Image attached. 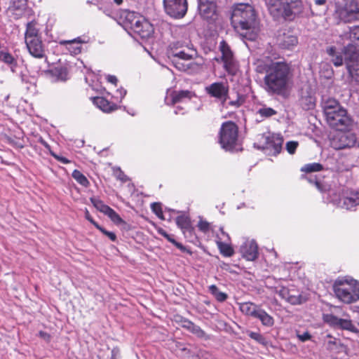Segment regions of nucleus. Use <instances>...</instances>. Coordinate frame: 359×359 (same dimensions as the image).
<instances>
[{"label":"nucleus","instance_id":"60","mask_svg":"<svg viewBox=\"0 0 359 359\" xmlns=\"http://www.w3.org/2000/svg\"><path fill=\"white\" fill-rule=\"evenodd\" d=\"M86 218L88 219L91 224H93L95 227L96 225H99L90 215L89 212L86 210Z\"/></svg>","mask_w":359,"mask_h":359},{"label":"nucleus","instance_id":"63","mask_svg":"<svg viewBox=\"0 0 359 359\" xmlns=\"http://www.w3.org/2000/svg\"><path fill=\"white\" fill-rule=\"evenodd\" d=\"M158 233H159L160 235H161L162 236H163V237H164V238H166L167 237H168V235H169V234H168V233H167V232H166L165 230H163V229H158Z\"/></svg>","mask_w":359,"mask_h":359},{"label":"nucleus","instance_id":"49","mask_svg":"<svg viewBox=\"0 0 359 359\" xmlns=\"http://www.w3.org/2000/svg\"><path fill=\"white\" fill-rule=\"evenodd\" d=\"M166 239L181 251L184 252L186 250V248L182 243L176 241L174 238H172L170 235H168V237H167Z\"/></svg>","mask_w":359,"mask_h":359},{"label":"nucleus","instance_id":"4","mask_svg":"<svg viewBox=\"0 0 359 359\" xmlns=\"http://www.w3.org/2000/svg\"><path fill=\"white\" fill-rule=\"evenodd\" d=\"M323 199L327 203L347 210H354L359 205V191L353 189H344L341 192L334 189L329 190Z\"/></svg>","mask_w":359,"mask_h":359},{"label":"nucleus","instance_id":"59","mask_svg":"<svg viewBox=\"0 0 359 359\" xmlns=\"http://www.w3.org/2000/svg\"><path fill=\"white\" fill-rule=\"evenodd\" d=\"M264 84H265V89L267 92H269V74L268 72H266V75L264 77Z\"/></svg>","mask_w":359,"mask_h":359},{"label":"nucleus","instance_id":"64","mask_svg":"<svg viewBox=\"0 0 359 359\" xmlns=\"http://www.w3.org/2000/svg\"><path fill=\"white\" fill-rule=\"evenodd\" d=\"M39 142L42 144L43 145L46 149H50V146L49 144L43 139V138H40L39 140Z\"/></svg>","mask_w":359,"mask_h":359},{"label":"nucleus","instance_id":"39","mask_svg":"<svg viewBox=\"0 0 359 359\" xmlns=\"http://www.w3.org/2000/svg\"><path fill=\"white\" fill-rule=\"evenodd\" d=\"M72 177L81 185L87 187L89 184V181L86 176L82 174L79 170H74L72 172Z\"/></svg>","mask_w":359,"mask_h":359},{"label":"nucleus","instance_id":"5","mask_svg":"<svg viewBox=\"0 0 359 359\" xmlns=\"http://www.w3.org/2000/svg\"><path fill=\"white\" fill-rule=\"evenodd\" d=\"M290 67L284 62L271 61V90L285 94L290 80Z\"/></svg>","mask_w":359,"mask_h":359},{"label":"nucleus","instance_id":"47","mask_svg":"<svg viewBox=\"0 0 359 359\" xmlns=\"http://www.w3.org/2000/svg\"><path fill=\"white\" fill-rule=\"evenodd\" d=\"M96 228L100 230L104 235L107 236L111 241H116V236L114 232L109 231L102 227L100 225H96Z\"/></svg>","mask_w":359,"mask_h":359},{"label":"nucleus","instance_id":"15","mask_svg":"<svg viewBox=\"0 0 359 359\" xmlns=\"http://www.w3.org/2000/svg\"><path fill=\"white\" fill-rule=\"evenodd\" d=\"M217 0H198V9L202 18L213 21L217 18Z\"/></svg>","mask_w":359,"mask_h":359},{"label":"nucleus","instance_id":"36","mask_svg":"<svg viewBox=\"0 0 359 359\" xmlns=\"http://www.w3.org/2000/svg\"><path fill=\"white\" fill-rule=\"evenodd\" d=\"M346 69L351 79L359 84V66L358 62L353 64L347 62Z\"/></svg>","mask_w":359,"mask_h":359},{"label":"nucleus","instance_id":"55","mask_svg":"<svg viewBox=\"0 0 359 359\" xmlns=\"http://www.w3.org/2000/svg\"><path fill=\"white\" fill-rule=\"evenodd\" d=\"M39 336L46 342H49L51 339V336L48 333L43 331H40L39 332Z\"/></svg>","mask_w":359,"mask_h":359},{"label":"nucleus","instance_id":"11","mask_svg":"<svg viewBox=\"0 0 359 359\" xmlns=\"http://www.w3.org/2000/svg\"><path fill=\"white\" fill-rule=\"evenodd\" d=\"M222 53V61L224 69L231 75H235L238 70V64L233 53L226 41H222L219 46Z\"/></svg>","mask_w":359,"mask_h":359},{"label":"nucleus","instance_id":"33","mask_svg":"<svg viewBox=\"0 0 359 359\" xmlns=\"http://www.w3.org/2000/svg\"><path fill=\"white\" fill-rule=\"evenodd\" d=\"M336 297L345 304H351L359 299V293H334Z\"/></svg>","mask_w":359,"mask_h":359},{"label":"nucleus","instance_id":"31","mask_svg":"<svg viewBox=\"0 0 359 359\" xmlns=\"http://www.w3.org/2000/svg\"><path fill=\"white\" fill-rule=\"evenodd\" d=\"M93 102L104 112H110L116 109L115 104L110 103L107 100L102 97H93Z\"/></svg>","mask_w":359,"mask_h":359},{"label":"nucleus","instance_id":"23","mask_svg":"<svg viewBox=\"0 0 359 359\" xmlns=\"http://www.w3.org/2000/svg\"><path fill=\"white\" fill-rule=\"evenodd\" d=\"M175 222L177 226L182 230L184 236H187V234H189L190 236H192L194 229L189 217L184 215H180L177 217Z\"/></svg>","mask_w":359,"mask_h":359},{"label":"nucleus","instance_id":"34","mask_svg":"<svg viewBox=\"0 0 359 359\" xmlns=\"http://www.w3.org/2000/svg\"><path fill=\"white\" fill-rule=\"evenodd\" d=\"M327 54L332 57V62L336 67H340L343 65L344 59L341 54L337 53V49L334 46L329 47L327 49Z\"/></svg>","mask_w":359,"mask_h":359},{"label":"nucleus","instance_id":"37","mask_svg":"<svg viewBox=\"0 0 359 359\" xmlns=\"http://www.w3.org/2000/svg\"><path fill=\"white\" fill-rule=\"evenodd\" d=\"M55 76L60 81H66L68 79L67 69L64 67H57L53 70Z\"/></svg>","mask_w":359,"mask_h":359},{"label":"nucleus","instance_id":"6","mask_svg":"<svg viewBox=\"0 0 359 359\" xmlns=\"http://www.w3.org/2000/svg\"><path fill=\"white\" fill-rule=\"evenodd\" d=\"M168 55L172 57V60L175 67L180 71H187L192 63L185 64L180 62L181 60L187 61L197 56V51L192 45H184V43L176 42L170 45Z\"/></svg>","mask_w":359,"mask_h":359},{"label":"nucleus","instance_id":"22","mask_svg":"<svg viewBox=\"0 0 359 359\" xmlns=\"http://www.w3.org/2000/svg\"><path fill=\"white\" fill-rule=\"evenodd\" d=\"M342 43L344 44L346 41L348 43H355L359 44V26L355 25L353 27H348L342 34L339 36Z\"/></svg>","mask_w":359,"mask_h":359},{"label":"nucleus","instance_id":"25","mask_svg":"<svg viewBox=\"0 0 359 359\" xmlns=\"http://www.w3.org/2000/svg\"><path fill=\"white\" fill-rule=\"evenodd\" d=\"M343 52L346 64L347 62L351 64L357 63L359 57V53L358 51L357 47L354 44L348 43L347 45L344 47Z\"/></svg>","mask_w":359,"mask_h":359},{"label":"nucleus","instance_id":"57","mask_svg":"<svg viewBox=\"0 0 359 359\" xmlns=\"http://www.w3.org/2000/svg\"><path fill=\"white\" fill-rule=\"evenodd\" d=\"M243 103V99L238 97L237 100H233V101H230L229 102V104L233 107H238L239 106L241 105V104Z\"/></svg>","mask_w":359,"mask_h":359},{"label":"nucleus","instance_id":"18","mask_svg":"<svg viewBox=\"0 0 359 359\" xmlns=\"http://www.w3.org/2000/svg\"><path fill=\"white\" fill-rule=\"evenodd\" d=\"M205 90L211 97L225 100L228 95L229 85L226 82H215L207 86Z\"/></svg>","mask_w":359,"mask_h":359},{"label":"nucleus","instance_id":"1","mask_svg":"<svg viewBox=\"0 0 359 359\" xmlns=\"http://www.w3.org/2000/svg\"><path fill=\"white\" fill-rule=\"evenodd\" d=\"M231 24L243 38L254 41L259 32V21L253 7L248 4L236 5L231 14Z\"/></svg>","mask_w":359,"mask_h":359},{"label":"nucleus","instance_id":"2","mask_svg":"<svg viewBox=\"0 0 359 359\" xmlns=\"http://www.w3.org/2000/svg\"><path fill=\"white\" fill-rule=\"evenodd\" d=\"M302 9L301 0H271V15L280 22L294 20Z\"/></svg>","mask_w":359,"mask_h":359},{"label":"nucleus","instance_id":"3","mask_svg":"<svg viewBox=\"0 0 359 359\" xmlns=\"http://www.w3.org/2000/svg\"><path fill=\"white\" fill-rule=\"evenodd\" d=\"M123 15L124 27L130 34H134V37L146 39L152 36L153 26L144 17L133 11H126Z\"/></svg>","mask_w":359,"mask_h":359},{"label":"nucleus","instance_id":"16","mask_svg":"<svg viewBox=\"0 0 359 359\" xmlns=\"http://www.w3.org/2000/svg\"><path fill=\"white\" fill-rule=\"evenodd\" d=\"M240 252L246 260L253 261L258 255L257 244L253 239L243 238L240 247Z\"/></svg>","mask_w":359,"mask_h":359},{"label":"nucleus","instance_id":"46","mask_svg":"<svg viewBox=\"0 0 359 359\" xmlns=\"http://www.w3.org/2000/svg\"><path fill=\"white\" fill-rule=\"evenodd\" d=\"M249 336L250 337V338L253 339L254 340L257 341L261 344L265 346L267 344L266 339L258 332H250Z\"/></svg>","mask_w":359,"mask_h":359},{"label":"nucleus","instance_id":"32","mask_svg":"<svg viewBox=\"0 0 359 359\" xmlns=\"http://www.w3.org/2000/svg\"><path fill=\"white\" fill-rule=\"evenodd\" d=\"M223 239L224 238L217 236V238L216 239V243L220 252L223 255L230 257L233 254V250L229 244L222 241Z\"/></svg>","mask_w":359,"mask_h":359},{"label":"nucleus","instance_id":"41","mask_svg":"<svg viewBox=\"0 0 359 359\" xmlns=\"http://www.w3.org/2000/svg\"><path fill=\"white\" fill-rule=\"evenodd\" d=\"M106 215L108 216L111 219V220L116 224H125V222L112 208L109 209L107 213H106Z\"/></svg>","mask_w":359,"mask_h":359},{"label":"nucleus","instance_id":"12","mask_svg":"<svg viewBox=\"0 0 359 359\" xmlns=\"http://www.w3.org/2000/svg\"><path fill=\"white\" fill-rule=\"evenodd\" d=\"M165 13L176 19L182 18L188 9L187 0H163Z\"/></svg>","mask_w":359,"mask_h":359},{"label":"nucleus","instance_id":"43","mask_svg":"<svg viewBox=\"0 0 359 359\" xmlns=\"http://www.w3.org/2000/svg\"><path fill=\"white\" fill-rule=\"evenodd\" d=\"M0 61L6 64H12L14 62V58L8 52L0 50Z\"/></svg>","mask_w":359,"mask_h":359},{"label":"nucleus","instance_id":"13","mask_svg":"<svg viewBox=\"0 0 359 359\" xmlns=\"http://www.w3.org/2000/svg\"><path fill=\"white\" fill-rule=\"evenodd\" d=\"M334 292H359V281L350 276H339L333 283Z\"/></svg>","mask_w":359,"mask_h":359},{"label":"nucleus","instance_id":"50","mask_svg":"<svg viewBox=\"0 0 359 359\" xmlns=\"http://www.w3.org/2000/svg\"><path fill=\"white\" fill-rule=\"evenodd\" d=\"M198 227L201 231L206 232L209 230L210 224L206 221L201 220L198 224Z\"/></svg>","mask_w":359,"mask_h":359},{"label":"nucleus","instance_id":"62","mask_svg":"<svg viewBox=\"0 0 359 359\" xmlns=\"http://www.w3.org/2000/svg\"><path fill=\"white\" fill-rule=\"evenodd\" d=\"M107 79L109 82H110L113 84H115V85H116V83L118 81L117 78L115 76H112V75H108L107 76Z\"/></svg>","mask_w":359,"mask_h":359},{"label":"nucleus","instance_id":"8","mask_svg":"<svg viewBox=\"0 0 359 359\" xmlns=\"http://www.w3.org/2000/svg\"><path fill=\"white\" fill-rule=\"evenodd\" d=\"M335 15L344 22L357 20L359 8L355 0H336Z\"/></svg>","mask_w":359,"mask_h":359},{"label":"nucleus","instance_id":"30","mask_svg":"<svg viewBox=\"0 0 359 359\" xmlns=\"http://www.w3.org/2000/svg\"><path fill=\"white\" fill-rule=\"evenodd\" d=\"M283 137L280 134H273L271 135V149H273V156H277L283 150Z\"/></svg>","mask_w":359,"mask_h":359},{"label":"nucleus","instance_id":"38","mask_svg":"<svg viewBox=\"0 0 359 359\" xmlns=\"http://www.w3.org/2000/svg\"><path fill=\"white\" fill-rule=\"evenodd\" d=\"M90 201L94 207L100 212L106 215L111 208L109 206L105 205L101 200L95 198H91Z\"/></svg>","mask_w":359,"mask_h":359},{"label":"nucleus","instance_id":"54","mask_svg":"<svg viewBox=\"0 0 359 359\" xmlns=\"http://www.w3.org/2000/svg\"><path fill=\"white\" fill-rule=\"evenodd\" d=\"M219 233H217V236L224 238L222 241L225 242L230 239L229 234L224 231L223 228H219ZM217 238V236H216V239Z\"/></svg>","mask_w":359,"mask_h":359},{"label":"nucleus","instance_id":"53","mask_svg":"<svg viewBox=\"0 0 359 359\" xmlns=\"http://www.w3.org/2000/svg\"><path fill=\"white\" fill-rule=\"evenodd\" d=\"M215 299L220 302H224L227 298L226 293H212Z\"/></svg>","mask_w":359,"mask_h":359},{"label":"nucleus","instance_id":"48","mask_svg":"<svg viewBox=\"0 0 359 359\" xmlns=\"http://www.w3.org/2000/svg\"><path fill=\"white\" fill-rule=\"evenodd\" d=\"M193 334H196L198 337H203L205 336V332L201 329V327L198 325L194 324L189 330Z\"/></svg>","mask_w":359,"mask_h":359},{"label":"nucleus","instance_id":"27","mask_svg":"<svg viewBox=\"0 0 359 359\" xmlns=\"http://www.w3.org/2000/svg\"><path fill=\"white\" fill-rule=\"evenodd\" d=\"M322 107L326 118L332 115L334 111H337L341 108L339 102L334 98H327L326 100H323L322 102Z\"/></svg>","mask_w":359,"mask_h":359},{"label":"nucleus","instance_id":"58","mask_svg":"<svg viewBox=\"0 0 359 359\" xmlns=\"http://www.w3.org/2000/svg\"><path fill=\"white\" fill-rule=\"evenodd\" d=\"M53 156L55 157V158H56L57 161H59L60 162H61L62 163L67 164V163H70V161L68 160L65 157L55 155V154H53Z\"/></svg>","mask_w":359,"mask_h":359},{"label":"nucleus","instance_id":"26","mask_svg":"<svg viewBox=\"0 0 359 359\" xmlns=\"http://www.w3.org/2000/svg\"><path fill=\"white\" fill-rule=\"evenodd\" d=\"M81 41L79 38L69 41L62 40L59 42L60 45L64 46L71 55H77L81 53Z\"/></svg>","mask_w":359,"mask_h":359},{"label":"nucleus","instance_id":"20","mask_svg":"<svg viewBox=\"0 0 359 359\" xmlns=\"http://www.w3.org/2000/svg\"><path fill=\"white\" fill-rule=\"evenodd\" d=\"M25 43L31 55L36 58L45 57V47L41 38L26 41Z\"/></svg>","mask_w":359,"mask_h":359},{"label":"nucleus","instance_id":"14","mask_svg":"<svg viewBox=\"0 0 359 359\" xmlns=\"http://www.w3.org/2000/svg\"><path fill=\"white\" fill-rule=\"evenodd\" d=\"M274 40L275 43L282 49L291 50L298 43L297 37L286 29L279 30Z\"/></svg>","mask_w":359,"mask_h":359},{"label":"nucleus","instance_id":"10","mask_svg":"<svg viewBox=\"0 0 359 359\" xmlns=\"http://www.w3.org/2000/svg\"><path fill=\"white\" fill-rule=\"evenodd\" d=\"M336 133L330 140L332 147L334 149H350L356 146L358 137L356 134L352 132Z\"/></svg>","mask_w":359,"mask_h":359},{"label":"nucleus","instance_id":"17","mask_svg":"<svg viewBox=\"0 0 359 359\" xmlns=\"http://www.w3.org/2000/svg\"><path fill=\"white\" fill-rule=\"evenodd\" d=\"M323 320L324 323L334 328L352 330L354 327L351 320L339 318L331 313L323 314Z\"/></svg>","mask_w":359,"mask_h":359},{"label":"nucleus","instance_id":"44","mask_svg":"<svg viewBox=\"0 0 359 359\" xmlns=\"http://www.w3.org/2000/svg\"><path fill=\"white\" fill-rule=\"evenodd\" d=\"M301 102L302 105H305L304 106V108L306 109H310L315 105L314 98L311 96L302 97Z\"/></svg>","mask_w":359,"mask_h":359},{"label":"nucleus","instance_id":"45","mask_svg":"<svg viewBox=\"0 0 359 359\" xmlns=\"http://www.w3.org/2000/svg\"><path fill=\"white\" fill-rule=\"evenodd\" d=\"M299 146V143L297 141H289L285 144L286 151L290 154H294Z\"/></svg>","mask_w":359,"mask_h":359},{"label":"nucleus","instance_id":"9","mask_svg":"<svg viewBox=\"0 0 359 359\" xmlns=\"http://www.w3.org/2000/svg\"><path fill=\"white\" fill-rule=\"evenodd\" d=\"M326 120L330 127L337 130L348 129L352 126L353 123L352 118L343 107L337 111H334L332 115L326 118Z\"/></svg>","mask_w":359,"mask_h":359},{"label":"nucleus","instance_id":"56","mask_svg":"<svg viewBox=\"0 0 359 359\" xmlns=\"http://www.w3.org/2000/svg\"><path fill=\"white\" fill-rule=\"evenodd\" d=\"M181 323H182V326L186 329H187L188 330H190L191 329V327L194 325V323L192 322H191L190 320H187V319H182L181 320Z\"/></svg>","mask_w":359,"mask_h":359},{"label":"nucleus","instance_id":"35","mask_svg":"<svg viewBox=\"0 0 359 359\" xmlns=\"http://www.w3.org/2000/svg\"><path fill=\"white\" fill-rule=\"evenodd\" d=\"M269 144V135L266 134H259L254 143L255 147L264 150L268 148Z\"/></svg>","mask_w":359,"mask_h":359},{"label":"nucleus","instance_id":"19","mask_svg":"<svg viewBox=\"0 0 359 359\" xmlns=\"http://www.w3.org/2000/svg\"><path fill=\"white\" fill-rule=\"evenodd\" d=\"M191 95L192 93L189 90H168L165 97V102L167 104L186 102L191 99Z\"/></svg>","mask_w":359,"mask_h":359},{"label":"nucleus","instance_id":"24","mask_svg":"<svg viewBox=\"0 0 359 359\" xmlns=\"http://www.w3.org/2000/svg\"><path fill=\"white\" fill-rule=\"evenodd\" d=\"M279 297L291 304H300L308 299L307 293H278Z\"/></svg>","mask_w":359,"mask_h":359},{"label":"nucleus","instance_id":"21","mask_svg":"<svg viewBox=\"0 0 359 359\" xmlns=\"http://www.w3.org/2000/svg\"><path fill=\"white\" fill-rule=\"evenodd\" d=\"M241 311L246 314L250 316H257L264 324H267L269 322V317L265 312H257L255 306L250 302L240 303Z\"/></svg>","mask_w":359,"mask_h":359},{"label":"nucleus","instance_id":"52","mask_svg":"<svg viewBox=\"0 0 359 359\" xmlns=\"http://www.w3.org/2000/svg\"><path fill=\"white\" fill-rule=\"evenodd\" d=\"M25 6H26V4L25 2H23L21 6H20V8H17V6H15V4L14 3L13 7H12V10L13 11H15V8L19 11V13H15V15H17V18L20 17V15H22V12L25 11Z\"/></svg>","mask_w":359,"mask_h":359},{"label":"nucleus","instance_id":"7","mask_svg":"<svg viewBox=\"0 0 359 359\" xmlns=\"http://www.w3.org/2000/svg\"><path fill=\"white\" fill-rule=\"evenodd\" d=\"M219 143L225 151H237L241 150L238 138V128L232 121L222 123L219 133Z\"/></svg>","mask_w":359,"mask_h":359},{"label":"nucleus","instance_id":"29","mask_svg":"<svg viewBox=\"0 0 359 359\" xmlns=\"http://www.w3.org/2000/svg\"><path fill=\"white\" fill-rule=\"evenodd\" d=\"M39 38L41 37L39 34V29L37 27V23L35 21L27 22L25 33V41Z\"/></svg>","mask_w":359,"mask_h":359},{"label":"nucleus","instance_id":"42","mask_svg":"<svg viewBox=\"0 0 359 359\" xmlns=\"http://www.w3.org/2000/svg\"><path fill=\"white\" fill-rule=\"evenodd\" d=\"M151 208L154 213L161 219L164 220V216L163 214L162 208L161 203H153L151 205Z\"/></svg>","mask_w":359,"mask_h":359},{"label":"nucleus","instance_id":"51","mask_svg":"<svg viewBox=\"0 0 359 359\" xmlns=\"http://www.w3.org/2000/svg\"><path fill=\"white\" fill-rule=\"evenodd\" d=\"M297 336L298 339L302 342L309 340L311 337V334L308 332H305L303 334L298 333Z\"/></svg>","mask_w":359,"mask_h":359},{"label":"nucleus","instance_id":"40","mask_svg":"<svg viewBox=\"0 0 359 359\" xmlns=\"http://www.w3.org/2000/svg\"><path fill=\"white\" fill-rule=\"evenodd\" d=\"M321 170H323V165L318 163H308L301 168V171L304 172H317Z\"/></svg>","mask_w":359,"mask_h":359},{"label":"nucleus","instance_id":"28","mask_svg":"<svg viewBox=\"0 0 359 359\" xmlns=\"http://www.w3.org/2000/svg\"><path fill=\"white\" fill-rule=\"evenodd\" d=\"M252 111H254V118L257 123L262 122L269 117V108L266 107V105L257 103L253 107Z\"/></svg>","mask_w":359,"mask_h":359},{"label":"nucleus","instance_id":"61","mask_svg":"<svg viewBox=\"0 0 359 359\" xmlns=\"http://www.w3.org/2000/svg\"><path fill=\"white\" fill-rule=\"evenodd\" d=\"M117 93L118 94V95H116V97H119L121 100L126 95V90L123 88H120L117 90Z\"/></svg>","mask_w":359,"mask_h":359}]
</instances>
